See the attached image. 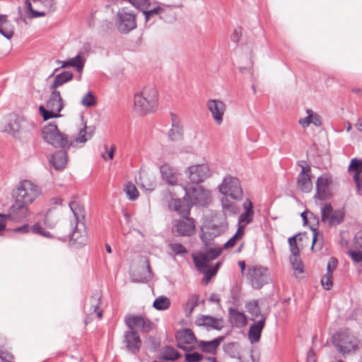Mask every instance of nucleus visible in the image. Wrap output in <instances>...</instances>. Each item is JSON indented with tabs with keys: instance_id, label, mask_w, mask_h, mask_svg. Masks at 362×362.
Returning a JSON list of instances; mask_svg holds the SVG:
<instances>
[{
	"instance_id": "f257e3e1",
	"label": "nucleus",
	"mask_w": 362,
	"mask_h": 362,
	"mask_svg": "<svg viewBox=\"0 0 362 362\" xmlns=\"http://www.w3.org/2000/svg\"><path fill=\"white\" fill-rule=\"evenodd\" d=\"M42 194L41 188L30 180H23L13 190L14 203L11 206L8 216L13 219L26 218L29 214L28 205Z\"/></svg>"
},
{
	"instance_id": "f03ea898",
	"label": "nucleus",
	"mask_w": 362,
	"mask_h": 362,
	"mask_svg": "<svg viewBox=\"0 0 362 362\" xmlns=\"http://www.w3.org/2000/svg\"><path fill=\"white\" fill-rule=\"evenodd\" d=\"M35 127V124L33 121L11 114L4 118L1 131L14 137L23 139L30 135Z\"/></svg>"
},
{
	"instance_id": "7ed1b4c3",
	"label": "nucleus",
	"mask_w": 362,
	"mask_h": 362,
	"mask_svg": "<svg viewBox=\"0 0 362 362\" xmlns=\"http://www.w3.org/2000/svg\"><path fill=\"white\" fill-rule=\"evenodd\" d=\"M158 94L154 86H146L134 96V110L140 115L153 112L157 108Z\"/></svg>"
},
{
	"instance_id": "20e7f679",
	"label": "nucleus",
	"mask_w": 362,
	"mask_h": 362,
	"mask_svg": "<svg viewBox=\"0 0 362 362\" xmlns=\"http://www.w3.org/2000/svg\"><path fill=\"white\" fill-rule=\"evenodd\" d=\"M222 249L218 247L206 249L205 253H200L193 257L194 263L199 271L205 274L207 280L214 276L219 267L220 263L217 262L214 268H209V262L217 258L221 253Z\"/></svg>"
},
{
	"instance_id": "39448f33",
	"label": "nucleus",
	"mask_w": 362,
	"mask_h": 362,
	"mask_svg": "<svg viewBox=\"0 0 362 362\" xmlns=\"http://www.w3.org/2000/svg\"><path fill=\"white\" fill-rule=\"evenodd\" d=\"M69 206L73 212L75 225L71 233L69 234L70 242L73 245L85 244L86 241L85 226L83 223H79V217H83V209L76 200L70 202Z\"/></svg>"
},
{
	"instance_id": "423d86ee",
	"label": "nucleus",
	"mask_w": 362,
	"mask_h": 362,
	"mask_svg": "<svg viewBox=\"0 0 362 362\" xmlns=\"http://www.w3.org/2000/svg\"><path fill=\"white\" fill-rule=\"evenodd\" d=\"M42 135L44 141L55 148H69L73 141L69 140L67 136L59 132L57 126L50 123L43 127Z\"/></svg>"
},
{
	"instance_id": "0eeeda50",
	"label": "nucleus",
	"mask_w": 362,
	"mask_h": 362,
	"mask_svg": "<svg viewBox=\"0 0 362 362\" xmlns=\"http://www.w3.org/2000/svg\"><path fill=\"white\" fill-rule=\"evenodd\" d=\"M64 106L60 92L57 90L52 89V93L47 102V107L40 105L39 110L43 119L46 121L51 118L60 117L59 113L62 111Z\"/></svg>"
},
{
	"instance_id": "6e6552de",
	"label": "nucleus",
	"mask_w": 362,
	"mask_h": 362,
	"mask_svg": "<svg viewBox=\"0 0 362 362\" xmlns=\"http://www.w3.org/2000/svg\"><path fill=\"white\" fill-rule=\"evenodd\" d=\"M115 24L121 33H128L136 27V14L128 8H122L116 14Z\"/></svg>"
},
{
	"instance_id": "1a4fd4ad",
	"label": "nucleus",
	"mask_w": 362,
	"mask_h": 362,
	"mask_svg": "<svg viewBox=\"0 0 362 362\" xmlns=\"http://www.w3.org/2000/svg\"><path fill=\"white\" fill-rule=\"evenodd\" d=\"M219 192L226 197L238 200L243 197V189L240 180L231 175L226 176L218 186Z\"/></svg>"
},
{
	"instance_id": "9d476101",
	"label": "nucleus",
	"mask_w": 362,
	"mask_h": 362,
	"mask_svg": "<svg viewBox=\"0 0 362 362\" xmlns=\"http://www.w3.org/2000/svg\"><path fill=\"white\" fill-rule=\"evenodd\" d=\"M247 277L252 288L255 289L261 288L264 285L269 284L271 281L269 270L261 266L249 267Z\"/></svg>"
},
{
	"instance_id": "9b49d317",
	"label": "nucleus",
	"mask_w": 362,
	"mask_h": 362,
	"mask_svg": "<svg viewBox=\"0 0 362 362\" xmlns=\"http://www.w3.org/2000/svg\"><path fill=\"white\" fill-rule=\"evenodd\" d=\"M184 189L185 196L194 204L205 205L210 201V192L204 189L199 184H187Z\"/></svg>"
},
{
	"instance_id": "f8f14e48",
	"label": "nucleus",
	"mask_w": 362,
	"mask_h": 362,
	"mask_svg": "<svg viewBox=\"0 0 362 362\" xmlns=\"http://www.w3.org/2000/svg\"><path fill=\"white\" fill-rule=\"evenodd\" d=\"M91 51V47L89 43H84L83 47L77 54V55L73 58H71L66 61L62 62L61 66L62 68L73 67L75 68L77 71L82 72L86 58Z\"/></svg>"
},
{
	"instance_id": "ddd939ff",
	"label": "nucleus",
	"mask_w": 362,
	"mask_h": 362,
	"mask_svg": "<svg viewBox=\"0 0 362 362\" xmlns=\"http://www.w3.org/2000/svg\"><path fill=\"white\" fill-rule=\"evenodd\" d=\"M187 173L191 184H199L211 175L209 167L206 163L192 165L187 168Z\"/></svg>"
},
{
	"instance_id": "4468645a",
	"label": "nucleus",
	"mask_w": 362,
	"mask_h": 362,
	"mask_svg": "<svg viewBox=\"0 0 362 362\" xmlns=\"http://www.w3.org/2000/svg\"><path fill=\"white\" fill-rule=\"evenodd\" d=\"M124 322L130 330L139 328L146 333L152 329L151 321L142 316L128 315L125 317Z\"/></svg>"
},
{
	"instance_id": "2eb2a0df",
	"label": "nucleus",
	"mask_w": 362,
	"mask_h": 362,
	"mask_svg": "<svg viewBox=\"0 0 362 362\" xmlns=\"http://www.w3.org/2000/svg\"><path fill=\"white\" fill-rule=\"evenodd\" d=\"M173 231L179 235L189 236L195 231V224L192 218L184 216L173 222Z\"/></svg>"
},
{
	"instance_id": "dca6fc26",
	"label": "nucleus",
	"mask_w": 362,
	"mask_h": 362,
	"mask_svg": "<svg viewBox=\"0 0 362 362\" xmlns=\"http://www.w3.org/2000/svg\"><path fill=\"white\" fill-rule=\"evenodd\" d=\"M123 343L127 349L133 354H136L141 346V340L135 330H128L124 334Z\"/></svg>"
},
{
	"instance_id": "f3484780",
	"label": "nucleus",
	"mask_w": 362,
	"mask_h": 362,
	"mask_svg": "<svg viewBox=\"0 0 362 362\" xmlns=\"http://www.w3.org/2000/svg\"><path fill=\"white\" fill-rule=\"evenodd\" d=\"M206 107L210 111L216 123L220 125L223 122V117L226 110L225 103L220 100H209Z\"/></svg>"
},
{
	"instance_id": "a211bd4d",
	"label": "nucleus",
	"mask_w": 362,
	"mask_h": 362,
	"mask_svg": "<svg viewBox=\"0 0 362 362\" xmlns=\"http://www.w3.org/2000/svg\"><path fill=\"white\" fill-rule=\"evenodd\" d=\"M322 221L330 226L337 225L343 220V214L340 211H334L329 204H325L321 209Z\"/></svg>"
},
{
	"instance_id": "6ab92c4d",
	"label": "nucleus",
	"mask_w": 362,
	"mask_h": 362,
	"mask_svg": "<svg viewBox=\"0 0 362 362\" xmlns=\"http://www.w3.org/2000/svg\"><path fill=\"white\" fill-rule=\"evenodd\" d=\"M243 208L244 211L238 218V228H242V230L244 231L247 225L253 221L255 212L253 204L250 199H246L243 203Z\"/></svg>"
},
{
	"instance_id": "aec40b11",
	"label": "nucleus",
	"mask_w": 362,
	"mask_h": 362,
	"mask_svg": "<svg viewBox=\"0 0 362 362\" xmlns=\"http://www.w3.org/2000/svg\"><path fill=\"white\" fill-rule=\"evenodd\" d=\"M67 149L62 148L50 155L49 162L56 170H62L66 167L68 161Z\"/></svg>"
},
{
	"instance_id": "412c9836",
	"label": "nucleus",
	"mask_w": 362,
	"mask_h": 362,
	"mask_svg": "<svg viewBox=\"0 0 362 362\" xmlns=\"http://www.w3.org/2000/svg\"><path fill=\"white\" fill-rule=\"evenodd\" d=\"M162 179L170 185H175L178 181L179 174L177 170L169 163H164L160 167Z\"/></svg>"
},
{
	"instance_id": "4be33fe9",
	"label": "nucleus",
	"mask_w": 362,
	"mask_h": 362,
	"mask_svg": "<svg viewBox=\"0 0 362 362\" xmlns=\"http://www.w3.org/2000/svg\"><path fill=\"white\" fill-rule=\"evenodd\" d=\"M266 316H262L260 319L255 321L249 329L248 337L251 343H257L260 340L262 331L265 325Z\"/></svg>"
},
{
	"instance_id": "5701e85b",
	"label": "nucleus",
	"mask_w": 362,
	"mask_h": 362,
	"mask_svg": "<svg viewBox=\"0 0 362 362\" xmlns=\"http://www.w3.org/2000/svg\"><path fill=\"white\" fill-rule=\"evenodd\" d=\"M176 339L178 347L183 350H187V346L185 345H191L197 341L194 333L189 329L177 332Z\"/></svg>"
},
{
	"instance_id": "b1692460",
	"label": "nucleus",
	"mask_w": 362,
	"mask_h": 362,
	"mask_svg": "<svg viewBox=\"0 0 362 362\" xmlns=\"http://www.w3.org/2000/svg\"><path fill=\"white\" fill-rule=\"evenodd\" d=\"M302 170L298 177V186L304 192H308L312 189V182L309 173L310 168L300 165Z\"/></svg>"
},
{
	"instance_id": "393cba45",
	"label": "nucleus",
	"mask_w": 362,
	"mask_h": 362,
	"mask_svg": "<svg viewBox=\"0 0 362 362\" xmlns=\"http://www.w3.org/2000/svg\"><path fill=\"white\" fill-rule=\"evenodd\" d=\"M223 339V337H219L211 341L200 340L197 341V347L202 352L209 354H215Z\"/></svg>"
},
{
	"instance_id": "a878e982",
	"label": "nucleus",
	"mask_w": 362,
	"mask_h": 362,
	"mask_svg": "<svg viewBox=\"0 0 362 362\" xmlns=\"http://www.w3.org/2000/svg\"><path fill=\"white\" fill-rule=\"evenodd\" d=\"M196 325L198 326H208L220 330L223 327V320L209 315H202L196 320Z\"/></svg>"
},
{
	"instance_id": "bb28decb",
	"label": "nucleus",
	"mask_w": 362,
	"mask_h": 362,
	"mask_svg": "<svg viewBox=\"0 0 362 362\" xmlns=\"http://www.w3.org/2000/svg\"><path fill=\"white\" fill-rule=\"evenodd\" d=\"M334 344L337 349L344 355L350 354L355 349V344L345 336H341L339 339L334 337Z\"/></svg>"
},
{
	"instance_id": "cd10ccee",
	"label": "nucleus",
	"mask_w": 362,
	"mask_h": 362,
	"mask_svg": "<svg viewBox=\"0 0 362 362\" xmlns=\"http://www.w3.org/2000/svg\"><path fill=\"white\" fill-rule=\"evenodd\" d=\"M349 171L355 170L354 179L356 182L358 191L362 192V160L354 158L351 160L349 167Z\"/></svg>"
},
{
	"instance_id": "c85d7f7f",
	"label": "nucleus",
	"mask_w": 362,
	"mask_h": 362,
	"mask_svg": "<svg viewBox=\"0 0 362 362\" xmlns=\"http://www.w3.org/2000/svg\"><path fill=\"white\" fill-rule=\"evenodd\" d=\"M289 249L291 255H300V247L298 244L309 241V237L305 233H298L288 238Z\"/></svg>"
},
{
	"instance_id": "c756f323",
	"label": "nucleus",
	"mask_w": 362,
	"mask_h": 362,
	"mask_svg": "<svg viewBox=\"0 0 362 362\" xmlns=\"http://www.w3.org/2000/svg\"><path fill=\"white\" fill-rule=\"evenodd\" d=\"M171 119L172 128L168 132V136L171 141H177L182 139L183 131L182 127L180 126V122L177 116L174 114H171Z\"/></svg>"
},
{
	"instance_id": "7c9ffc66",
	"label": "nucleus",
	"mask_w": 362,
	"mask_h": 362,
	"mask_svg": "<svg viewBox=\"0 0 362 362\" xmlns=\"http://www.w3.org/2000/svg\"><path fill=\"white\" fill-rule=\"evenodd\" d=\"M0 34L10 40L14 34V26L6 15H0Z\"/></svg>"
},
{
	"instance_id": "2f4dec72",
	"label": "nucleus",
	"mask_w": 362,
	"mask_h": 362,
	"mask_svg": "<svg viewBox=\"0 0 362 362\" xmlns=\"http://www.w3.org/2000/svg\"><path fill=\"white\" fill-rule=\"evenodd\" d=\"M101 294L100 293H94L90 300V305L88 306L89 315L93 316L95 315L98 317L100 318L103 315V310H100Z\"/></svg>"
},
{
	"instance_id": "473e14b6",
	"label": "nucleus",
	"mask_w": 362,
	"mask_h": 362,
	"mask_svg": "<svg viewBox=\"0 0 362 362\" xmlns=\"http://www.w3.org/2000/svg\"><path fill=\"white\" fill-rule=\"evenodd\" d=\"M329 183V180L327 177L322 176L318 177L316 182L317 192L315 197L320 200L327 199Z\"/></svg>"
},
{
	"instance_id": "72a5a7b5",
	"label": "nucleus",
	"mask_w": 362,
	"mask_h": 362,
	"mask_svg": "<svg viewBox=\"0 0 362 362\" xmlns=\"http://www.w3.org/2000/svg\"><path fill=\"white\" fill-rule=\"evenodd\" d=\"M229 317L231 324L238 327H244L247 323L245 314L236 309H230Z\"/></svg>"
},
{
	"instance_id": "f704fd0d",
	"label": "nucleus",
	"mask_w": 362,
	"mask_h": 362,
	"mask_svg": "<svg viewBox=\"0 0 362 362\" xmlns=\"http://www.w3.org/2000/svg\"><path fill=\"white\" fill-rule=\"evenodd\" d=\"M218 219L220 222L216 223H214L210 228L209 235L210 236H218L223 233L228 228V222L225 215H220Z\"/></svg>"
},
{
	"instance_id": "c9c22d12",
	"label": "nucleus",
	"mask_w": 362,
	"mask_h": 362,
	"mask_svg": "<svg viewBox=\"0 0 362 362\" xmlns=\"http://www.w3.org/2000/svg\"><path fill=\"white\" fill-rule=\"evenodd\" d=\"M140 182L141 187L148 191H153L156 187V177L153 173L141 174Z\"/></svg>"
},
{
	"instance_id": "e433bc0d",
	"label": "nucleus",
	"mask_w": 362,
	"mask_h": 362,
	"mask_svg": "<svg viewBox=\"0 0 362 362\" xmlns=\"http://www.w3.org/2000/svg\"><path fill=\"white\" fill-rule=\"evenodd\" d=\"M175 211L182 217L187 216L189 214L191 206L186 199H175L172 203Z\"/></svg>"
},
{
	"instance_id": "4c0bfd02",
	"label": "nucleus",
	"mask_w": 362,
	"mask_h": 362,
	"mask_svg": "<svg viewBox=\"0 0 362 362\" xmlns=\"http://www.w3.org/2000/svg\"><path fill=\"white\" fill-rule=\"evenodd\" d=\"M73 74L71 71H65L62 73L57 74L54 79L53 83H52L50 88L57 90V88L61 86H62L64 83L71 81L73 78Z\"/></svg>"
},
{
	"instance_id": "58836bf2",
	"label": "nucleus",
	"mask_w": 362,
	"mask_h": 362,
	"mask_svg": "<svg viewBox=\"0 0 362 362\" xmlns=\"http://www.w3.org/2000/svg\"><path fill=\"white\" fill-rule=\"evenodd\" d=\"M245 308L247 312L251 315L252 320L254 321L260 319L262 316H265L261 313L260 308L258 305V301L257 300L247 302L245 305Z\"/></svg>"
},
{
	"instance_id": "ea45409f",
	"label": "nucleus",
	"mask_w": 362,
	"mask_h": 362,
	"mask_svg": "<svg viewBox=\"0 0 362 362\" xmlns=\"http://www.w3.org/2000/svg\"><path fill=\"white\" fill-rule=\"evenodd\" d=\"M180 356L179 352L174 348L167 346L163 347L160 352V358L164 361H175Z\"/></svg>"
},
{
	"instance_id": "a19ab883",
	"label": "nucleus",
	"mask_w": 362,
	"mask_h": 362,
	"mask_svg": "<svg viewBox=\"0 0 362 362\" xmlns=\"http://www.w3.org/2000/svg\"><path fill=\"white\" fill-rule=\"evenodd\" d=\"M199 297L193 294L191 295L186 303L184 305L186 316H189L193 312L194 309L198 305Z\"/></svg>"
},
{
	"instance_id": "79ce46f5",
	"label": "nucleus",
	"mask_w": 362,
	"mask_h": 362,
	"mask_svg": "<svg viewBox=\"0 0 362 362\" xmlns=\"http://www.w3.org/2000/svg\"><path fill=\"white\" fill-rule=\"evenodd\" d=\"M24 4L27 17L28 18H35L45 16V13L44 11H38L33 8L30 0H25Z\"/></svg>"
},
{
	"instance_id": "37998d69",
	"label": "nucleus",
	"mask_w": 362,
	"mask_h": 362,
	"mask_svg": "<svg viewBox=\"0 0 362 362\" xmlns=\"http://www.w3.org/2000/svg\"><path fill=\"white\" fill-rule=\"evenodd\" d=\"M170 305V299L166 296H159L153 302V307L158 310H167Z\"/></svg>"
},
{
	"instance_id": "c03bdc74",
	"label": "nucleus",
	"mask_w": 362,
	"mask_h": 362,
	"mask_svg": "<svg viewBox=\"0 0 362 362\" xmlns=\"http://www.w3.org/2000/svg\"><path fill=\"white\" fill-rule=\"evenodd\" d=\"M227 197H228L225 196L224 197H223L221 199V204H222L223 210L225 214L224 215L226 216V214H236L238 212L237 207L233 202L229 201Z\"/></svg>"
},
{
	"instance_id": "a18cd8bd",
	"label": "nucleus",
	"mask_w": 362,
	"mask_h": 362,
	"mask_svg": "<svg viewBox=\"0 0 362 362\" xmlns=\"http://www.w3.org/2000/svg\"><path fill=\"white\" fill-rule=\"evenodd\" d=\"M124 191L130 200H135L139 197V192L136 187L130 182L125 184Z\"/></svg>"
},
{
	"instance_id": "49530a36",
	"label": "nucleus",
	"mask_w": 362,
	"mask_h": 362,
	"mask_svg": "<svg viewBox=\"0 0 362 362\" xmlns=\"http://www.w3.org/2000/svg\"><path fill=\"white\" fill-rule=\"evenodd\" d=\"M165 8L162 6H156L153 8H148L147 9H142V12L145 16L146 21H148L151 17L162 14L165 11Z\"/></svg>"
},
{
	"instance_id": "de8ad7c7",
	"label": "nucleus",
	"mask_w": 362,
	"mask_h": 362,
	"mask_svg": "<svg viewBox=\"0 0 362 362\" xmlns=\"http://www.w3.org/2000/svg\"><path fill=\"white\" fill-rule=\"evenodd\" d=\"M244 235V231L242 230V228H238L236 233L233 235L232 238H230L224 245L223 248L225 249H230L233 247L237 241L242 238Z\"/></svg>"
},
{
	"instance_id": "09e8293b",
	"label": "nucleus",
	"mask_w": 362,
	"mask_h": 362,
	"mask_svg": "<svg viewBox=\"0 0 362 362\" xmlns=\"http://www.w3.org/2000/svg\"><path fill=\"white\" fill-rule=\"evenodd\" d=\"M290 262L295 272L300 274L303 272V264L300 258V255H291Z\"/></svg>"
},
{
	"instance_id": "8fccbe9b",
	"label": "nucleus",
	"mask_w": 362,
	"mask_h": 362,
	"mask_svg": "<svg viewBox=\"0 0 362 362\" xmlns=\"http://www.w3.org/2000/svg\"><path fill=\"white\" fill-rule=\"evenodd\" d=\"M92 135L90 134H88L86 132V125L79 130L77 137L75 139V141H73V144H84L88 139L91 138Z\"/></svg>"
},
{
	"instance_id": "3c124183",
	"label": "nucleus",
	"mask_w": 362,
	"mask_h": 362,
	"mask_svg": "<svg viewBox=\"0 0 362 362\" xmlns=\"http://www.w3.org/2000/svg\"><path fill=\"white\" fill-rule=\"evenodd\" d=\"M81 103L85 107H92L95 105L96 101L93 94L88 92L82 98Z\"/></svg>"
},
{
	"instance_id": "603ef678",
	"label": "nucleus",
	"mask_w": 362,
	"mask_h": 362,
	"mask_svg": "<svg viewBox=\"0 0 362 362\" xmlns=\"http://www.w3.org/2000/svg\"><path fill=\"white\" fill-rule=\"evenodd\" d=\"M128 2L141 11L147 9L151 6L149 0H128Z\"/></svg>"
},
{
	"instance_id": "864d4df0",
	"label": "nucleus",
	"mask_w": 362,
	"mask_h": 362,
	"mask_svg": "<svg viewBox=\"0 0 362 362\" xmlns=\"http://www.w3.org/2000/svg\"><path fill=\"white\" fill-rule=\"evenodd\" d=\"M321 284L326 290H329L332 286V274L327 272L321 279Z\"/></svg>"
},
{
	"instance_id": "5fc2aeb1",
	"label": "nucleus",
	"mask_w": 362,
	"mask_h": 362,
	"mask_svg": "<svg viewBox=\"0 0 362 362\" xmlns=\"http://www.w3.org/2000/svg\"><path fill=\"white\" fill-rule=\"evenodd\" d=\"M169 247L176 255H183L187 252L186 248L181 243H170Z\"/></svg>"
},
{
	"instance_id": "6e6d98bb",
	"label": "nucleus",
	"mask_w": 362,
	"mask_h": 362,
	"mask_svg": "<svg viewBox=\"0 0 362 362\" xmlns=\"http://www.w3.org/2000/svg\"><path fill=\"white\" fill-rule=\"evenodd\" d=\"M347 254L351 257L352 260L355 262H360L362 261V250L361 249H352L347 251Z\"/></svg>"
},
{
	"instance_id": "4d7b16f0",
	"label": "nucleus",
	"mask_w": 362,
	"mask_h": 362,
	"mask_svg": "<svg viewBox=\"0 0 362 362\" xmlns=\"http://www.w3.org/2000/svg\"><path fill=\"white\" fill-rule=\"evenodd\" d=\"M185 357V362H199L203 358V356L197 352L186 353Z\"/></svg>"
},
{
	"instance_id": "13d9d810",
	"label": "nucleus",
	"mask_w": 362,
	"mask_h": 362,
	"mask_svg": "<svg viewBox=\"0 0 362 362\" xmlns=\"http://www.w3.org/2000/svg\"><path fill=\"white\" fill-rule=\"evenodd\" d=\"M307 117L305 118H301L299 119L298 122L303 128L308 127L310 124L311 121L310 119H312V110L308 109L306 110Z\"/></svg>"
},
{
	"instance_id": "bf43d9fd",
	"label": "nucleus",
	"mask_w": 362,
	"mask_h": 362,
	"mask_svg": "<svg viewBox=\"0 0 362 362\" xmlns=\"http://www.w3.org/2000/svg\"><path fill=\"white\" fill-rule=\"evenodd\" d=\"M354 245L356 249L362 250V230H360L355 234Z\"/></svg>"
},
{
	"instance_id": "052dcab7",
	"label": "nucleus",
	"mask_w": 362,
	"mask_h": 362,
	"mask_svg": "<svg viewBox=\"0 0 362 362\" xmlns=\"http://www.w3.org/2000/svg\"><path fill=\"white\" fill-rule=\"evenodd\" d=\"M337 259L334 257H332L327 266V272H329L332 273V271L335 269L337 265Z\"/></svg>"
},
{
	"instance_id": "680f3d73",
	"label": "nucleus",
	"mask_w": 362,
	"mask_h": 362,
	"mask_svg": "<svg viewBox=\"0 0 362 362\" xmlns=\"http://www.w3.org/2000/svg\"><path fill=\"white\" fill-rule=\"evenodd\" d=\"M311 124L316 127H320L322 124L320 117L312 110V119H310Z\"/></svg>"
},
{
	"instance_id": "e2e57ef3",
	"label": "nucleus",
	"mask_w": 362,
	"mask_h": 362,
	"mask_svg": "<svg viewBox=\"0 0 362 362\" xmlns=\"http://www.w3.org/2000/svg\"><path fill=\"white\" fill-rule=\"evenodd\" d=\"M13 356L6 351L0 352V358L5 362H11V360L13 359Z\"/></svg>"
},
{
	"instance_id": "0e129e2a",
	"label": "nucleus",
	"mask_w": 362,
	"mask_h": 362,
	"mask_svg": "<svg viewBox=\"0 0 362 362\" xmlns=\"http://www.w3.org/2000/svg\"><path fill=\"white\" fill-rule=\"evenodd\" d=\"M31 230L33 233L35 234H42L45 230L44 228L39 223H36L32 226Z\"/></svg>"
},
{
	"instance_id": "69168bd1",
	"label": "nucleus",
	"mask_w": 362,
	"mask_h": 362,
	"mask_svg": "<svg viewBox=\"0 0 362 362\" xmlns=\"http://www.w3.org/2000/svg\"><path fill=\"white\" fill-rule=\"evenodd\" d=\"M34 4L40 3L45 7H51L54 0H33Z\"/></svg>"
},
{
	"instance_id": "338daca9",
	"label": "nucleus",
	"mask_w": 362,
	"mask_h": 362,
	"mask_svg": "<svg viewBox=\"0 0 362 362\" xmlns=\"http://www.w3.org/2000/svg\"><path fill=\"white\" fill-rule=\"evenodd\" d=\"M309 215L310 216L308 217V218L310 224H312L313 226L317 225L319 221L318 218L310 211L309 213Z\"/></svg>"
},
{
	"instance_id": "774afa93",
	"label": "nucleus",
	"mask_w": 362,
	"mask_h": 362,
	"mask_svg": "<svg viewBox=\"0 0 362 362\" xmlns=\"http://www.w3.org/2000/svg\"><path fill=\"white\" fill-rule=\"evenodd\" d=\"M105 148L106 150V152L108 155V159L110 160H112L114 157V153H115V151L116 149V147L113 145L111 146V148L110 150L109 151L108 148H107V146L105 145Z\"/></svg>"
}]
</instances>
